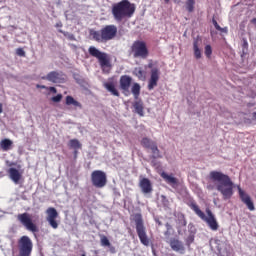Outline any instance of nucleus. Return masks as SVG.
I'll return each instance as SVG.
<instances>
[{"label": "nucleus", "mask_w": 256, "mask_h": 256, "mask_svg": "<svg viewBox=\"0 0 256 256\" xmlns=\"http://www.w3.org/2000/svg\"><path fill=\"white\" fill-rule=\"evenodd\" d=\"M209 178L211 179V181H213V183H216V185L208 183L206 186V189H208V191H213L217 189V191L221 193L224 201H227L233 197V189L235 187V184L233 183L229 175H226L219 171H211L209 174Z\"/></svg>", "instance_id": "f257e3e1"}, {"label": "nucleus", "mask_w": 256, "mask_h": 256, "mask_svg": "<svg viewBox=\"0 0 256 256\" xmlns=\"http://www.w3.org/2000/svg\"><path fill=\"white\" fill-rule=\"evenodd\" d=\"M133 13H135V4L129 0H122L112 6V15L118 23H121L123 19H130Z\"/></svg>", "instance_id": "f03ea898"}, {"label": "nucleus", "mask_w": 256, "mask_h": 256, "mask_svg": "<svg viewBox=\"0 0 256 256\" xmlns=\"http://www.w3.org/2000/svg\"><path fill=\"white\" fill-rule=\"evenodd\" d=\"M190 209H192V211H194V213L208 225L211 231H218L219 223L217 222V218H215V215L213 214L211 209H206L207 216L205 215V212L201 211V209L195 202L190 203Z\"/></svg>", "instance_id": "7ed1b4c3"}, {"label": "nucleus", "mask_w": 256, "mask_h": 256, "mask_svg": "<svg viewBox=\"0 0 256 256\" xmlns=\"http://www.w3.org/2000/svg\"><path fill=\"white\" fill-rule=\"evenodd\" d=\"M88 53L91 57L98 59L103 73H109V71H111V59L109 58V54L99 51L95 46H90Z\"/></svg>", "instance_id": "20e7f679"}, {"label": "nucleus", "mask_w": 256, "mask_h": 256, "mask_svg": "<svg viewBox=\"0 0 256 256\" xmlns=\"http://www.w3.org/2000/svg\"><path fill=\"white\" fill-rule=\"evenodd\" d=\"M134 221L140 243H142V245H144L145 247H149L150 240L147 236V229L145 228V224H143V217L141 216V214H136Z\"/></svg>", "instance_id": "39448f33"}, {"label": "nucleus", "mask_w": 256, "mask_h": 256, "mask_svg": "<svg viewBox=\"0 0 256 256\" xmlns=\"http://www.w3.org/2000/svg\"><path fill=\"white\" fill-rule=\"evenodd\" d=\"M131 52L134 59H147L149 57V49H147V44L144 41H134Z\"/></svg>", "instance_id": "423d86ee"}, {"label": "nucleus", "mask_w": 256, "mask_h": 256, "mask_svg": "<svg viewBox=\"0 0 256 256\" xmlns=\"http://www.w3.org/2000/svg\"><path fill=\"white\" fill-rule=\"evenodd\" d=\"M17 220L27 229V231H31V233H37L39 232V228L35 223H33V220L31 219V214L24 212L22 214H18Z\"/></svg>", "instance_id": "0eeeda50"}, {"label": "nucleus", "mask_w": 256, "mask_h": 256, "mask_svg": "<svg viewBox=\"0 0 256 256\" xmlns=\"http://www.w3.org/2000/svg\"><path fill=\"white\" fill-rule=\"evenodd\" d=\"M92 185L97 189H103L107 185V174L101 170H95L91 174Z\"/></svg>", "instance_id": "6e6552de"}, {"label": "nucleus", "mask_w": 256, "mask_h": 256, "mask_svg": "<svg viewBox=\"0 0 256 256\" xmlns=\"http://www.w3.org/2000/svg\"><path fill=\"white\" fill-rule=\"evenodd\" d=\"M44 81H49V83H65L67 81V76L62 71H51L46 76H43Z\"/></svg>", "instance_id": "1a4fd4ad"}, {"label": "nucleus", "mask_w": 256, "mask_h": 256, "mask_svg": "<svg viewBox=\"0 0 256 256\" xmlns=\"http://www.w3.org/2000/svg\"><path fill=\"white\" fill-rule=\"evenodd\" d=\"M46 221L52 227V229H59V222L57 221V217H59V212H57V209L53 207H49L46 210Z\"/></svg>", "instance_id": "9d476101"}, {"label": "nucleus", "mask_w": 256, "mask_h": 256, "mask_svg": "<svg viewBox=\"0 0 256 256\" xmlns=\"http://www.w3.org/2000/svg\"><path fill=\"white\" fill-rule=\"evenodd\" d=\"M102 37L104 42L111 41L117 37V26L115 25H106L101 29Z\"/></svg>", "instance_id": "9b49d317"}, {"label": "nucleus", "mask_w": 256, "mask_h": 256, "mask_svg": "<svg viewBox=\"0 0 256 256\" xmlns=\"http://www.w3.org/2000/svg\"><path fill=\"white\" fill-rule=\"evenodd\" d=\"M159 77H161V70L159 68L154 67L150 72V79L148 80V90L153 91L155 87H157V83H159Z\"/></svg>", "instance_id": "f8f14e48"}, {"label": "nucleus", "mask_w": 256, "mask_h": 256, "mask_svg": "<svg viewBox=\"0 0 256 256\" xmlns=\"http://www.w3.org/2000/svg\"><path fill=\"white\" fill-rule=\"evenodd\" d=\"M238 193L242 203H244V205L248 207L249 211H255V204H253V200H251V196L245 193V191L241 189V186H238Z\"/></svg>", "instance_id": "ddd939ff"}, {"label": "nucleus", "mask_w": 256, "mask_h": 256, "mask_svg": "<svg viewBox=\"0 0 256 256\" xmlns=\"http://www.w3.org/2000/svg\"><path fill=\"white\" fill-rule=\"evenodd\" d=\"M169 245L172 249V251H175L176 253H185V246L183 245V242H181L177 238L170 239Z\"/></svg>", "instance_id": "4468645a"}, {"label": "nucleus", "mask_w": 256, "mask_h": 256, "mask_svg": "<svg viewBox=\"0 0 256 256\" xmlns=\"http://www.w3.org/2000/svg\"><path fill=\"white\" fill-rule=\"evenodd\" d=\"M139 186L141 188L142 193L147 194L153 191V187L151 186V181L148 178L141 179Z\"/></svg>", "instance_id": "2eb2a0df"}, {"label": "nucleus", "mask_w": 256, "mask_h": 256, "mask_svg": "<svg viewBox=\"0 0 256 256\" xmlns=\"http://www.w3.org/2000/svg\"><path fill=\"white\" fill-rule=\"evenodd\" d=\"M131 81H133L131 76L123 75L120 77V87L122 91H129V87H131Z\"/></svg>", "instance_id": "dca6fc26"}, {"label": "nucleus", "mask_w": 256, "mask_h": 256, "mask_svg": "<svg viewBox=\"0 0 256 256\" xmlns=\"http://www.w3.org/2000/svg\"><path fill=\"white\" fill-rule=\"evenodd\" d=\"M8 174L13 183H15L16 185L19 184V181H21V174L19 173V170H17V168L8 169Z\"/></svg>", "instance_id": "f3484780"}, {"label": "nucleus", "mask_w": 256, "mask_h": 256, "mask_svg": "<svg viewBox=\"0 0 256 256\" xmlns=\"http://www.w3.org/2000/svg\"><path fill=\"white\" fill-rule=\"evenodd\" d=\"M161 177L168 183V185H171L172 187H177V178L173 176V174H167L166 172L161 173Z\"/></svg>", "instance_id": "a211bd4d"}, {"label": "nucleus", "mask_w": 256, "mask_h": 256, "mask_svg": "<svg viewBox=\"0 0 256 256\" xmlns=\"http://www.w3.org/2000/svg\"><path fill=\"white\" fill-rule=\"evenodd\" d=\"M90 37L93 39V41H96L97 43H105V39L103 38V33L96 30H90Z\"/></svg>", "instance_id": "6ab92c4d"}, {"label": "nucleus", "mask_w": 256, "mask_h": 256, "mask_svg": "<svg viewBox=\"0 0 256 256\" xmlns=\"http://www.w3.org/2000/svg\"><path fill=\"white\" fill-rule=\"evenodd\" d=\"M157 142L153 141L152 139L148 137H144L140 141V145L144 147V149H151L154 145H156Z\"/></svg>", "instance_id": "aec40b11"}, {"label": "nucleus", "mask_w": 256, "mask_h": 256, "mask_svg": "<svg viewBox=\"0 0 256 256\" xmlns=\"http://www.w3.org/2000/svg\"><path fill=\"white\" fill-rule=\"evenodd\" d=\"M188 227L191 233L186 238V245L188 247H191V244L193 243V241H195V226H193L192 224H189Z\"/></svg>", "instance_id": "412c9836"}, {"label": "nucleus", "mask_w": 256, "mask_h": 256, "mask_svg": "<svg viewBox=\"0 0 256 256\" xmlns=\"http://www.w3.org/2000/svg\"><path fill=\"white\" fill-rule=\"evenodd\" d=\"M105 89L109 91V93L113 94L115 97H119V91L115 88V84L113 82H106L104 83Z\"/></svg>", "instance_id": "4be33fe9"}, {"label": "nucleus", "mask_w": 256, "mask_h": 256, "mask_svg": "<svg viewBox=\"0 0 256 256\" xmlns=\"http://www.w3.org/2000/svg\"><path fill=\"white\" fill-rule=\"evenodd\" d=\"M133 107H134V113H137L138 115H140V117H143L144 112H143V102L141 100H137L133 103Z\"/></svg>", "instance_id": "5701e85b"}, {"label": "nucleus", "mask_w": 256, "mask_h": 256, "mask_svg": "<svg viewBox=\"0 0 256 256\" xmlns=\"http://www.w3.org/2000/svg\"><path fill=\"white\" fill-rule=\"evenodd\" d=\"M133 73L136 77H138V79L140 81H145L147 72H145V70H143V68H141V67L135 68Z\"/></svg>", "instance_id": "b1692460"}, {"label": "nucleus", "mask_w": 256, "mask_h": 256, "mask_svg": "<svg viewBox=\"0 0 256 256\" xmlns=\"http://www.w3.org/2000/svg\"><path fill=\"white\" fill-rule=\"evenodd\" d=\"M150 151L152 153V159H163V154H161V150H159L157 144H154Z\"/></svg>", "instance_id": "393cba45"}, {"label": "nucleus", "mask_w": 256, "mask_h": 256, "mask_svg": "<svg viewBox=\"0 0 256 256\" xmlns=\"http://www.w3.org/2000/svg\"><path fill=\"white\" fill-rule=\"evenodd\" d=\"M11 145H13V141L9 139H3L0 142V147L3 151H9V149H11Z\"/></svg>", "instance_id": "a878e982"}, {"label": "nucleus", "mask_w": 256, "mask_h": 256, "mask_svg": "<svg viewBox=\"0 0 256 256\" xmlns=\"http://www.w3.org/2000/svg\"><path fill=\"white\" fill-rule=\"evenodd\" d=\"M132 95H134V99H139V95L141 93V86L139 83H134V85L131 88Z\"/></svg>", "instance_id": "bb28decb"}, {"label": "nucleus", "mask_w": 256, "mask_h": 256, "mask_svg": "<svg viewBox=\"0 0 256 256\" xmlns=\"http://www.w3.org/2000/svg\"><path fill=\"white\" fill-rule=\"evenodd\" d=\"M66 105H73L74 107H79L81 109L82 105L79 103V101L75 100L72 96L66 97Z\"/></svg>", "instance_id": "cd10ccee"}, {"label": "nucleus", "mask_w": 256, "mask_h": 256, "mask_svg": "<svg viewBox=\"0 0 256 256\" xmlns=\"http://www.w3.org/2000/svg\"><path fill=\"white\" fill-rule=\"evenodd\" d=\"M193 49L194 57H196V59H201V49H199V41L195 40L193 42Z\"/></svg>", "instance_id": "c85d7f7f"}, {"label": "nucleus", "mask_w": 256, "mask_h": 256, "mask_svg": "<svg viewBox=\"0 0 256 256\" xmlns=\"http://www.w3.org/2000/svg\"><path fill=\"white\" fill-rule=\"evenodd\" d=\"M68 145L70 149L74 150L81 149L82 147L81 142H79L77 139H71Z\"/></svg>", "instance_id": "c756f323"}, {"label": "nucleus", "mask_w": 256, "mask_h": 256, "mask_svg": "<svg viewBox=\"0 0 256 256\" xmlns=\"http://www.w3.org/2000/svg\"><path fill=\"white\" fill-rule=\"evenodd\" d=\"M186 9L188 13H193L195 10V0H186Z\"/></svg>", "instance_id": "7c9ffc66"}, {"label": "nucleus", "mask_w": 256, "mask_h": 256, "mask_svg": "<svg viewBox=\"0 0 256 256\" xmlns=\"http://www.w3.org/2000/svg\"><path fill=\"white\" fill-rule=\"evenodd\" d=\"M101 246L102 247H111V242H109V239L106 236L101 237Z\"/></svg>", "instance_id": "2f4dec72"}, {"label": "nucleus", "mask_w": 256, "mask_h": 256, "mask_svg": "<svg viewBox=\"0 0 256 256\" xmlns=\"http://www.w3.org/2000/svg\"><path fill=\"white\" fill-rule=\"evenodd\" d=\"M206 57H211V55L213 54V49L211 48V45H206L205 46V51H204Z\"/></svg>", "instance_id": "473e14b6"}, {"label": "nucleus", "mask_w": 256, "mask_h": 256, "mask_svg": "<svg viewBox=\"0 0 256 256\" xmlns=\"http://www.w3.org/2000/svg\"><path fill=\"white\" fill-rule=\"evenodd\" d=\"M62 99H63V95H61V94H57L56 96L52 97V101L54 103H59V102H61Z\"/></svg>", "instance_id": "72a5a7b5"}, {"label": "nucleus", "mask_w": 256, "mask_h": 256, "mask_svg": "<svg viewBox=\"0 0 256 256\" xmlns=\"http://www.w3.org/2000/svg\"><path fill=\"white\" fill-rule=\"evenodd\" d=\"M16 54L19 56V57H25V50H23L22 48H18L16 50Z\"/></svg>", "instance_id": "f704fd0d"}, {"label": "nucleus", "mask_w": 256, "mask_h": 256, "mask_svg": "<svg viewBox=\"0 0 256 256\" xmlns=\"http://www.w3.org/2000/svg\"><path fill=\"white\" fill-rule=\"evenodd\" d=\"M212 23L217 31H219V29H221V26H219V23H217V20L212 19Z\"/></svg>", "instance_id": "c9c22d12"}, {"label": "nucleus", "mask_w": 256, "mask_h": 256, "mask_svg": "<svg viewBox=\"0 0 256 256\" xmlns=\"http://www.w3.org/2000/svg\"><path fill=\"white\" fill-rule=\"evenodd\" d=\"M218 31H221V33H227L228 29H227V27H224V28L220 27V29H218Z\"/></svg>", "instance_id": "e433bc0d"}, {"label": "nucleus", "mask_w": 256, "mask_h": 256, "mask_svg": "<svg viewBox=\"0 0 256 256\" xmlns=\"http://www.w3.org/2000/svg\"><path fill=\"white\" fill-rule=\"evenodd\" d=\"M49 91H51V93H57V88L56 87H50Z\"/></svg>", "instance_id": "4c0bfd02"}, {"label": "nucleus", "mask_w": 256, "mask_h": 256, "mask_svg": "<svg viewBox=\"0 0 256 256\" xmlns=\"http://www.w3.org/2000/svg\"><path fill=\"white\" fill-rule=\"evenodd\" d=\"M166 229H167V231H171V229H172L171 224L166 223Z\"/></svg>", "instance_id": "58836bf2"}, {"label": "nucleus", "mask_w": 256, "mask_h": 256, "mask_svg": "<svg viewBox=\"0 0 256 256\" xmlns=\"http://www.w3.org/2000/svg\"><path fill=\"white\" fill-rule=\"evenodd\" d=\"M243 47H244V48L249 47V43H247V40H244V42H243Z\"/></svg>", "instance_id": "ea45409f"}, {"label": "nucleus", "mask_w": 256, "mask_h": 256, "mask_svg": "<svg viewBox=\"0 0 256 256\" xmlns=\"http://www.w3.org/2000/svg\"><path fill=\"white\" fill-rule=\"evenodd\" d=\"M250 97H252V99H255V98H256V93H255V92H252V93L250 94Z\"/></svg>", "instance_id": "a19ab883"}, {"label": "nucleus", "mask_w": 256, "mask_h": 256, "mask_svg": "<svg viewBox=\"0 0 256 256\" xmlns=\"http://www.w3.org/2000/svg\"><path fill=\"white\" fill-rule=\"evenodd\" d=\"M3 113V104H0V114Z\"/></svg>", "instance_id": "79ce46f5"}, {"label": "nucleus", "mask_w": 256, "mask_h": 256, "mask_svg": "<svg viewBox=\"0 0 256 256\" xmlns=\"http://www.w3.org/2000/svg\"><path fill=\"white\" fill-rule=\"evenodd\" d=\"M252 117H253V120L256 121V112H253Z\"/></svg>", "instance_id": "37998d69"}, {"label": "nucleus", "mask_w": 256, "mask_h": 256, "mask_svg": "<svg viewBox=\"0 0 256 256\" xmlns=\"http://www.w3.org/2000/svg\"><path fill=\"white\" fill-rule=\"evenodd\" d=\"M165 237H169V230H167L165 233H164Z\"/></svg>", "instance_id": "c03bdc74"}, {"label": "nucleus", "mask_w": 256, "mask_h": 256, "mask_svg": "<svg viewBox=\"0 0 256 256\" xmlns=\"http://www.w3.org/2000/svg\"><path fill=\"white\" fill-rule=\"evenodd\" d=\"M251 23H253L255 25L256 24V18L252 19Z\"/></svg>", "instance_id": "a18cd8bd"}, {"label": "nucleus", "mask_w": 256, "mask_h": 256, "mask_svg": "<svg viewBox=\"0 0 256 256\" xmlns=\"http://www.w3.org/2000/svg\"><path fill=\"white\" fill-rule=\"evenodd\" d=\"M56 27H63V24L57 23V24H56Z\"/></svg>", "instance_id": "49530a36"}, {"label": "nucleus", "mask_w": 256, "mask_h": 256, "mask_svg": "<svg viewBox=\"0 0 256 256\" xmlns=\"http://www.w3.org/2000/svg\"><path fill=\"white\" fill-rule=\"evenodd\" d=\"M74 157L77 158V150H74Z\"/></svg>", "instance_id": "de8ad7c7"}, {"label": "nucleus", "mask_w": 256, "mask_h": 256, "mask_svg": "<svg viewBox=\"0 0 256 256\" xmlns=\"http://www.w3.org/2000/svg\"><path fill=\"white\" fill-rule=\"evenodd\" d=\"M182 225H184V227H185V225H187V221L183 220Z\"/></svg>", "instance_id": "09e8293b"}, {"label": "nucleus", "mask_w": 256, "mask_h": 256, "mask_svg": "<svg viewBox=\"0 0 256 256\" xmlns=\"http://www.w3.org/2000/svg\"><path fill=\"white\" fill-rule=\"evenodd\" d=\"M148 67H149V68H152V67H153V64H149Z\"/></svg>", "instance_id": "8fccbe9b"}, {"label": "nucleus", "mask_w": 256, "mask_h": 256, "mask_svg": "<svg viewBox=\"0 0 256 256\" xmlns=\"http://www.w3.org/2000/svg\"><path fill=\"white\" fill-rule=\"evenodd\" d=\"M70 39H75V37L73 35L70 36Z\"/></svg>", "instance_id": "3c124183"}, {"label": "nucleus", "mask_w": 256, "mask_h": 256, "mask_svg": "<svg viewBox=\"0 0 256 256\" xmlns=\"http://www.w3.org/2000/svg\"><path fill=\"white\" fill-rule=\"evenodd\" d=\"M164 1H165V3H169L170 0H164Z\"/></svg>", "instance_id": "603ef678"}, {"label": "nucleus", "mask_w": 256, "mask_h": 256, "mask_svg": "<svg viewBox=\"0 0 256 256\" xmlns=\"http://www.w3.org/2000/svg\"><path fill=\"white\" fill-rule=\"evenodd\" d=\"M152 165H155V161H152Z\"/></svg>", "instance_id": "864d4df0"}, {"label": "nucleus", "mask_w": 256, "mask_h": 256, "mask_svg": "<svg viewBox=\"0 0 256 256\" xmlns=\"http://www.w3.org/2000/svg\"><path fill=\"white\" fill-rule=\"evenodd\" d=\"M158 225H161V222H158Z\"/></svg>", "instance_id": "5fc2aeb1"}, {"label": "nucleus", "mask_w": 256, "mask_h": 256, "mask_svg": "<svg viewBox=\"0 0 256 256\" xmlns=\"http://www.w3.org/2000/svg\"><path fill=\"white\" fill-rule=\"evenodd\" d=\"M219 240H216L215 243H217Z\"/></svg>", "instance_id": "6e6d98bb"}, {"label": "nucleus", "mask_w": 256, "mask_h": 256, "mask_svg": "<svg viewBox=\"0 0 256 256\" xmlns=\"http://www.w3.org/2000/svg\"><path fill=\"white\" fill-rule=\"evenodd\" d=\"M81 256H86L85 254H82Z\"/></svg>", "instance_id": "4d7b16f0"}]
</instances>
